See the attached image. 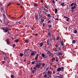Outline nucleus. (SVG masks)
<instances>
[{
	"label": "nucleus",
	"instance_id": "obj_1",
	"mask_svg": "<svg viewBox=\"0 0 78 78\" xmlns=\"http://www.w3.org/2000/svg\"><path fill=\"white\" fill-rule=\"evenodd\" d=\"M64 68L63 67H62L61 68H58L57 69V71L58 72H60L61 71L62 72V71H64Z\"/></svg>",
	"mask_w": 78,
	"mask_h": 78
},
{
	"label": "nucleus",
	"instance_id": "obj_2",
	"mask_svg": "<svg viewBox=\"0 0 78 78\" xmlns=\"http://www.w3.org/2000/svg\"><path fill=\"white\" fill-rule=\"evenodd\" d=\"M2 30H3L4 31L5 33H7L8 31V30H7V29L6 27L3 28L2 29H1Z\"/></svg>",
	"mask_w": 78,
	"mask_h": 78
},
{
	"label": "nucleus",
	"instance_id": "obj_3",
	"mask_svg": "<svg viewBox=\"0 0 78 78\" xmlns=\"http://www.w3.org/2000/svg\"><path fill=\"white\" fill-rule=\"evenodd\" d=\"M35 67H36L37 68H38V69H39V68H40V67H41V66H40V64L37 63V65H35Z\"/></svg>",
	"mask_w": 78,
	"mask_h": 78
},
{
	"label": "nucleus",
	"instance_id": "obj_4",
	"mask_svg": "<svg viewBox=\"0 0 78 78\" xmlns=\"http://www.w3.org/2000/svg\"><path fill=\"white\" fill-rule=\"evenodd\" d=\"M6 41L7 43V44H8V45H9L10 44V42H9V39H7L6 40Z\"/></svg>",
	"mask_w": 78,
	"mask_h": 78
},
{
	"label": "nucleus",
	"instance_id": "obj_5",
	"mask_svg": "<svg viewBox=\"0 0 78 78\" xmlns=\"http://www.w3.org/2000/svg\"><path fill=\"white\" fill-rule=\"evenodd\" d=\"M47 54L49 56H51V52L50 51H48L47 52Z\"/></svg>",
	"mask_w": 78,
	"mask_h": 78
},
{
	"label": "nucleus",
	"instance_id": "obj_6",
	"mask_svg": "<svg viewBox=\"0 0 78 78\" xmlns=\"http://www.w3.org/2000/svg\"><path fill=\"white\" fill-rule=\"evenodd\" d=\"M48 74H50V75H52V72H51V71H48Z\"/></svg>",
	"mask_w": 78,
	"mask_h": 78
},
{
	"label": "nucleus",
	"instance_id": "obj_7",
	"mask_svg": "<svg viewBox=\"0 0 78 78\" xmlns=\"http://www.w3.org/2000/svg\"><path fill=\"white\" fill-rule=\"evenodd\" d=\"M41 55L44 58H47V56H45V54H42Z\"/></svg>",
	"mask_w": 78,
	"mask_h": 78
},
{
	"label": "nucleus",
	"instance_id": "obj_8",
	"mask_svg": "<svg viewBox=\"0 0 78 78\" xmlns=\"http://www.w3.org/2000/svg\"><path fill=\"white\" fill-rule=\"evenodd\" d=\"M3 12L4 14H3V17H4L5 19V18L6 16H5V10H3Z\"/></svg>",
	"mask_w": 78,
	"mask_h": 78
},
{
	"label": "nucleus",
	"instance_id": "obj_9",
	"mask_svg": "<svg viewBox=\"0 0 78 78\" xmlns=\"http://www.w3.org/2000/svg\"><path fill=\"white\" fill-rule=\"evenodd\" d=\"M39 55V54H37V56L35 58V60L36 61H37V58H38V55Z\"/></svg>",
	"mask_w": 78,
	"mask_h": 78
},
{
	"label": "nucleus",
	"instance_id": "obj_10",
	"mask_svg": "<svg viewBox=\"0 0 78 78\" xmlns=\"http://www.w3.org/2000/svg\"><path fill=\"white\" fill-rule=\"evenodd\" d=\"M73 5H74L75 6H76V4H74V3H72L70 5L71 6H73Z\"/></svg>",
	"mask_w": 78,
	"mask_h": 78
},
{
	"label": "nucleus",
	"instance_id": "obj_11",
	"mask_svg": "<svg viewBox=\"0 0 78 78\" xmlns=\"http://www.w3.org/2000/svg\"><path fill=\"white\" fill-rule=\"evenodd\" d=\"M23 55V54L22 53H20V56H21V57H22Z\"/></svg>",
	"mask_w": 78,
	"mask_h": 78
},
{
	"label": "nucleus",
	"instance_id": "obj_12",
	"mask_svg": "<svg viewBox=\"0 0 78 78\" xmlns=\"http://www.w3.org/2000/svg\"><path fill=\"white\" fill-rule=\"evenodd\" d=\"M48 7H49V5H45V8L47 9H48Z\"/></svg>",
	"mask_w": 78,
	"mask_h": 78
},
{
	"label": "nucleus",
	"instance_id": "obj_13",
	"mask_svg": "<svg viewBox=\"0 0 78 78\" xmlns=\"http://www.w3.org/2000/svg\"><path fill=\"white\" fill-rule=\"evenodd\" d=\"M74 8H76V6L74 5V6H73L72 7L71 9H74Z\"/></svg>",
	"mask_w": 78,
	"mask_h": 78
},
{
	"label": "nucleus",
	"instance_id": "obj_14",
	"mask_svg": "<svg viewBox=\"0 0 78 78\" xmlns=\"http://www.w3.org/2000/svg\"><path fill=\"white\" fill-rule=\"evenodd\" d=\"M57 49V51H58V50H61V47H58V48H56Z\"/></svg>",
	"mask_w": 78,
	"mask_h": 78
},
{
	"label": "nucleus",
	"instance_id": "obj_15",
	"mask_svg": "<svg viewBox=\"0 0 78 78\" xmlns=\"http://www.w3.org/2000/svg\"><path fill=\"white\" fill-rule=\"evenodd\" d=\"M51 60L53 62V61H55V58L53 57L51 59Z\"/></svg>",
	"mask_w": 78,
	"mask_h": 78
},
{
	"label": "nucleus",
	"instance_id": "obj_16",
	"mask_svg": "<svg viewBox=\"0 0 78 78\" xmlns=\"http://www.w3.org/2000/svg\"><path fill=\"white\" fill-rule=\"evenodd\" d=\"M43 43L41 42L40 44V46L41 47H42V45H43Z\"/></svg>",
	"mask_w": 78,
	"mask_h": 78
},
{
	"label": "nucleus",
	"instance_id": "obj_17",
	"mask_svg": "<svg viewBox=\"0 0 78 78\" xmlns=\"http://www.w3.org/2000/svg\"><path fill=\"white\" fill-rule=\"evenodd\" d=\"M55 46L56 48H58V47H59V45L56 44L55 45Z\"/></svg>",
	"mask_w": 78,
	"mask_h": 78
},
{
	"label": "nucleus",
	"instance_id": "obj_18",
	"mask_svg": "<svg viewBox=\"0 0 78 78\" xmlns=\"http://www.w3.org/2000/svg\"><path fill=\"white\" fill-rule=\"evenodd\" d=\"M58 54L59 55H62V53L59 52L58 53Z\"/></svg>",
	"mask_w": 78,
	"mask_h": 78
},
{
	"label": "nucleus",
	"instance_id": "obj_19",
	"mask_svg": "<svg viewBox=\"0 0 78 78\" xmlns=\"http://www.w3.org/2000/svg\"><path fill=\"white\" fill-rule=\"evenodd\" d=\"M34 54V52L33 51V52H32L31 53V55H36V54Z\"/></svg>",
	"mask_w": 78,
	"mask_h": 78
},
{
	"label": "nucleus",
	"instance_id": "obj_20",
	"mask_svg": "<svg viewBox=\"0 0 78 78\" xmlns=\"http://www.w3.org/2000/svg\"><path fill=\"white\" fill-rule=\"evenodd\" d=\"M76 42V41L75 40H73L72 41V43L73 44H75Z\"/></svg>",
	"mask_w": 78,
	"mask_h": 78
},
{
	"label": "nucleus",
	"instance_id": "obj_21",
	"mask_svg": "<svg viewBox=\"0 0 78 78\" xmlns=\"http://www.w3.org/2000/svg\"><path fill=\"white\" fill-rule=\"evenodd\" d=\"M4 23L5 24V25H8V23H9V21H7V23H6L4 22Z\"/></svg>",
	"mask_w": 78,
	"mask_h": 78
},
{
	"label": "nucleus",
	"instance_id": "obj_22",
	"mask_svg": "<svg viewBox=\"0 0 78 78\" xmlns=\"http://www.w3.org/2000/svg\"><path fill=\"white\" fill-rule=\"evenodd\" d=\"M41 19V22H42V23H43L44 21V19Z\"/></svg>",
	"mask_w": 78,
	"mask_h": 78
},
{
	"label": "nucleus",
	"instance_id": "obj_23",
	"mask_svg": "<svg viewBox=\"0 0 78 78\" xmlns=\"http://www.w3.org/2000/svg\"><path fill=\"white\" fill-rule=\"evenodd\" d=\"M12 2L9 3L7 5V6H9V5H11L12 4Z\"/></svg>",
	"mask_w": 78,
	"mask_h": 78
},
{
	"label": "nucleus",
	"instance_id": "obj_24",
	"mask_svg": "<svg viewBox=\"0 0 78 78\" xmlns=\"http://www.w3.org/2000/svg\"><path fill=\"white\" fill-rule=\"evenodd\" d=\"M36 69H35V70H33L32 71V73H33V74H34V72H36Z\"/></svg>",
	"mask_w": 78,
	"mask_h": 78
},
{
	"label": "nucleus",
	"instance_id": "obj_25",
	"mask_svg": "<svg viewBox=\"0 0 78 78\" xmlns=\"http://www.w3.org/2000/svg\"><path fill=\"white\" fill-rule=\"evenodd\" d=\"M61 44L62 46H64V43L62 41L61 42Z\"/></svg>",
	"mask_w": 78,
	"mask_h": 78
},
{
	"label": "nucleus",
	"instance_id": "obj_26",
	"mask_svg": "<svg viewBox=\"0 0 78 78\" xmlns=\"http://www.w3.org/2000/svg\"><path fill=\"white\" fill-rule=\"evenodd\" d=\"M47 16L49 17H51V15H50V14H48Z\"/></svg>",
	"mask_w": 78,
	"mask_h": 78
},
{
	"label": "nucleus",
	"instance_id": "obj_27",
	"mask_svg": "<svg viewBox=\"0 0 78 78\" xmlns=\"http://www.w3.org/2000/svg\"><path fill=\"white\" fill-rule=\"evenodd\" d=\"M20 3H21L22 5H23V4H24L23 2H22V1H20Z\"/></svg>",
	"mask_w": 78,
	"mask_h": 78
},
{
	"label": "nucleus",
	"instance_id": "obj_28",
	"mask_svg": "<svg viewBox=\"0 0 78 78\" xmlns=\"http://www.w3.org/2000/svg\"><path fill=\"white\" fill-rule=\"evenodd\" d=\"M19 41V39L16 40H15V42H18Z\"/></svg>",
	"mask_w": 78,
	"mask_h": 78
},
{
	"label": "nucleus",
	"instance_id": "obj_29",
	"mask_svg": "<svg viewBox=\"0 0 78 78\" xmlns=\"http://www.w3.org/2000/svg\"><path fill=\"white\" fill-rule=\"evenodd\" d=\"M1 10H4V7H2L1 8Z\"/></svg>",
	"mask_w": 78,
	"mask_h": 78
},
{
	"label": "nucleus",
	"instance_id": "obj_30",
	"mask_svg": "<svg viewBox=\"0 0 78 78\" xmlns=\"http://www.w3.org/2000/svg\"><path fill=\"white\" fill-rule=\"evenodd\" d=\"M47 74H45L44 76V78H47Z\"/></svg>",
	"mask_w": 78,
	"mask_h": 78
},
{
	"label": "nucleus",
	"instance_id": "obj_31",
	"mask_svg": "<svg viewBox=\"0 0 78 78\" xmlns=\"http://www.w3.org/2000/svg\"><path fill=\"white\" fill-rule=\"evenodd\" d=\"M48 36H49V37H51V34L49 33H48Z\"/></svg>",
	"mask_w": 78,
	"mask_h": 78
},
{
	"label": "nucleus",
	"instance_id": "obj_32",
	"mask_svg": "<svg viewBox=\"0 0 78 78\" xmlns=\"http://www.w3.org/2000/svg\"><path fill=\"white\" fill-rule=\"evenodd\" d=\"M12 47L13 48H14V47H16V44H14L12 45Z\"/></svg>",
	"mask_w": 78,
	"mask_h": 78
},
{
	"label": "nucleus",
	"instance_id": "obj_33",
	"mask_svg": "<svg viewBox=\"0 0 78 78\" xmlns=\"http://www.w3.org/2000/svg\"><path fill=\"white\" fill-rule=\"evenodd\" d=\"M61 5L62 6H64V2L62 3Z\"/></svg>",
	"mask_w": 78,
	"mask_h": 78
},
{
	"label": "nucleus",
	"instance_id": "obj_34",
	"mask_svg": "<svg viewBox=\"0 0 78 78\" xmlns=\"http://www.w3.org/2000/svg\"><path fill=\"white\" fill-rule=\"evenodd\" d=\"M25 43H28V40H26L25 41Z\"/></svg>",
	"mask_w": 78,
	"mask_h": 78
},
{
	"label": "nucleus",
	"instance_id": "obj_35",
	"mask_svg": "<svg viewBox=\"0 0 78 78\" xmlns=\"http://www.w3.org/2000/svg\"><path fill=\"white\" fill-rule=\"evenodd\" d=\"M52 3L54 4H55V0H52Z\"/></svg>",
	"mask_w": 78,
	"mask_h": 78
},
{
	"label": "nucleus",
	"instance_id": "obj_36",
	"mask_svg": "<svg viewBox=\"0 0 78 78\" xmlns=\"http://www.w3.org/2000/svg\"><path fill=\"white\" fill-rule=\"evenodd\" d=\"M41 8L42 9H44V7L43 6H41Z\"/></svg>",
	"mask_w": 78,
	"mask_h": 78
},
{
	"label": "nucleus",
	"instance_id": "obj_37",
	"mask_svg": "<svg viewBox=\"0 0 78 78\" xmlns=\"http://www.w3.org/2000/svg\"><path fill=\"white\" fill-rule=\"evenodd\" d=\"M11 78H14V76H13V75H12L11 76Z\"/></svg>",
	"mask_w": 78,
	"mask_h": 78
},
{
	"label": "nucleus",
	"instance_id": "obj_38",
	"mask_svg": "<svg viewBox=\"0 0 78 78\" xmlns=\"http://www.w3.org/2000/svg\"><path fill=\"white\" fill-rule=\"evenodd\" d=\"M37 6V4H34V6Z\"/></svg>",
	"mask_w": 78,
	"mask_h": 78
},
{
	"label": "nucleus",
	"instance_id": "obj_39",
	"mask_svg": "<svg viewBox=\"0 0 78 78\" xmlns=\"http://www.w3.org/2000/svg\"><path fill=\"white\" fill-rule=\"evenodd\" d=\"M58 75L59 76H63V75H62L61 74H59Z\"/></svg>",
	"mask_w": 78,
	"mask_h": 78
},
{
	"label": "nucleus",
	"instance_id": "obj_40",
	"mask_svg": "<svg viewBox=\"0 0 78 78\" xmlns=\"http://www.w3.org/2000/svg\"><path fill=\"white\" fill-rule=\"evenodd\" d=\"M32 64H35V62H32Z\"/></svg>",
	"mask_w": 78,
	"mask_h": 78
},
{
	"label": "nucleus",
	"instance_id": "obj_41",
	"mask_svg": "<svg viewBox=\"0 0 78 78\" xmlns=\"http://www.w3.org/2000/svg\"><path fill=\"white\" fill-rule=\"evenodd\" d=\"M69 18H68L66 20L67 22H69Z\"/></svg>",
	"mask_w": 78,
	"mask_h": 78
},
{
	"label": "nucleus",
	"instance_id": "obj_42",
	"mask_svg": "<svg viewBox=\"0 0 78 78\" xmlns=\"http://www.w3.org/2000/svg\"><path fill=\"white\" fill-rule=\"evenodd\" d=\"M3 6V4H2L0 3V6Z\"/></svg>",
	"mask_w": 78,
	"mask_h": 78
},
{
	"label": "nucleus",
	"instance_id": "obj_43",
	"mask_svg": "<svg viewBox=\"0 0 78 78\" xmlns=\"http://www.w3.org/2000/svg\"><path fill=\"white\" fill-rule=\"evenodd\" d=\"M49 69V68H46V71H47V70H48V69Z\"/></svg>",
	"mask_w": 78,
	"mask_h": 78
},
{
	"label": "nucleus",
	"instance_id": "obj_44",
	"mask_svg": "<svg viewBox=\"0 0 78 78\" xmlns=\"http://www.w3.org/2000/svg\"><path fill=\"white\" fill-rule=\"evenodd\" d=\"M55 71H53V74H55Z\"/></svg>",
	"mask_w": 78,
	"mask_h": 78
},
{
	"label": "nucleus",
	"instance_id": "obj_45",
	"mask_svg": "<svg viewBox=\"0 0 78 78\" xmlns=\"http://www.w3.org/2000/svg\"><path fill=\"white\" fill-rule=\"evenodd\" d=\"M57 12H58V10H55V14H56V13H57Z\"/></svg>",
	"mask_w": 78,
	"mask_h": 78
},
{
	"label": "nucleus",
	"instance_id": "obj_46",
	"mask_svg": "<svg viewBox=\"0 0 78 78\" xmlns=\"http://www.w3.org/2000/svg\"><path fill=\"white\" fill-rule=\"evenodd\" d=\"M77 33V31L76 30H74V33Z\"/></svg>",
	"mask_w": 78,
	"mask_h": 78
},
{
	"label": "nucleus",
	"instance_id": "obj_47",
	"mask_svg": "<svg viewBox=\"0 0 78 78\" xmlns=\"http://www.w3.org/2000/svg\"><path fill=\"white\" fill-rule=\"evenodd\" d=\"M42 66H45V63H43V64H42Z\"/></svg>",
	"mask_w": 78,
	"mask_h": 78
},
{
	"label": "nucleus",
	"instance_id": "obj_48",
	"mask_svg": "<svg viewBox=\"0 0 78 78\" xmlns=\"http://www.w3.org/2000/svg\"><path fill=\"white\" fill-rule=\"evenodd\" d=\"M49 27L51 28V25H48Z\"/></svg>",
	"mask_w": 78,
	"mask_h": 78
},
{
	"label": "nucleus",
	"instance_id": "obj_49",
	"mask_svg": "<svg viewBox=\"0 0 78 78\" xmlns=\"http://www.w3.org/2000/svg\"><path fill=\"white\" fill-rule=\"evenodd\" d=\"M50 22H51V21H48V23H50Z\"/></svg>",
	"mask_w": 78,
	"mask_h": 78
},
{
	"label": "nucleus",
	"instance_id": "obj_50",
	"mask_svg": "<svg viewBox=\"0 0 78 78\" xmlns=\"http://www.w3.org/2000/svg\"><path fill=\"white\" fill-rule=\"evenodd\" d=\"M36 68H37L36 67H35L33 68V69H34L35 70V69H36Z\"/></svg>",
	"mask_w": 78,
	"mask_h": 78
},
{
	"label": "nucleus",
	"instance_id": "obj_51",
	"mask_svg": "<svg viewBox=\"0 0 78 78\" xmlns=\"http://www.w3.org/2000/svg\"><path fill=\"white\" fill-rule=\"evenodd\" d=\"M43 27H44V26H45V24H44V23L43 24Z\"/></svg>",
	"mask_w": 78,
	"mask_h": 78
},
{
	"label": "nucleus",
	"instance_id": "obj_52",
	"mask_svg": "<svg viewBox=\"0 0 78 78\" xmlns=\"http://www.w3.org/2000/svg\"><path fill=\"white\" fill-rule=\"evenodd\" d=\"M55 51H58V50L57 49V48H55Z\"/></svg>",
	"mask_w": 78,
	"mask_h": 78
},
{
	"label": "nucleus",
	"instance_id": "obj_53",
	"mask_svg": "<svg viewBox=\"0 0 78 78\" xmlns=\"http://www.w3.org/2000/svg\"><path fill=\"white\" fill-rule=\"evenodd\" d=\"M53 65V63H51L50 65H51V66H52V65Z\"/></svg>",
	"mask_w": 78,
	"mask_h": 78
},
{
	"label": "nucleus",
	"instance_id": "obj_54",
	"mask_svg": "<svg viewBox=\"0 0 78 78\" xmlns=\"http://www.w3.org/2000/svg\"><path fill=\"white\" fill-rule=\"evenodd\" d=\"M44 0H41V3H43V2H44Z\"/></svg>",
	"mask_w": 78,
	"mask_h": 78
},
{
	"label": "nucleus",
	"instance_id": "obj_55",
	"mask_svg": "<svg viewBox=\"0 0 78 78\" xmlns=\"http://www.w3.org/2000/svg\"><path fill=\"white\" fill-rule=\"evenodd\" d=\"M39 68L40 69H42V66L40 67Z\"/></svg>",
	"mask_w": 78,
	"mask_h": 78
},
{
	"label": "nucleus",
	"instance_id": "obj_56",
	"mask_svg": "<svg viewBox=\"0 0 78 78\" xmlns=\"http://www.w3.org/2000/svg\"><path fill=\"white\" fill-rule=\"evenodd\" d=\"M64 18H67V19H68V17H66V16H64Z\"/></svg>",
	"mask_w": 78,
	"mask_h": 78
},
{
	"label": "nucleus",
	"instance_id": "obj_57",
	"mask_svg": "<svg viewBox=\"0 0 78 78\" xmlns=\"http://www.w3.org/2000/svg\"><path fill=\"white\" fill-rule=\"evenodd\" d=\"M47 43H50V41H49L47 40Z\"/></svg>",
	"mask_w": 78,
	"mask_h": 78
},
{
	"label": "nucleus",
	"instance_id": "obj_58",
	"mask_svg": "<svg viewBox=\"0 0 78 78\" xmlns=\"http://www.w3.org/2000/svg\"><path fill=\"white\" fill-rule=\"evenodd\" d=\"M56 40H59V37H57Z\"/></svg>",
	"mask_w": 78,
	"mask_h": 78
},
{
	"label": "nucleus",
	"instance_id": "obj_59",
	"mask_svg": "<svg viewBox=\"0 0 78 78\" xmlns=\"http://www.w3.org/2000/svg\"><path fill=\"white\" fill-rule=\"evenodd\" d=\"M31 70H32H32H33V67H31Z\"/></svg>",
	"mask_w": 78,
	"mask_h": 78
},
{
	"label": "nucleus",
	"instance_id": "obj_60",
	"mask_svg": "<svg viewBox=\"0 0 78 78\" xmlns=\"http://www.w3.org/2000/svg\"><path fill=\"white\" fill-rule=\"evenodd\" d=\"M55 19L56 20H58V18Z\"/></svg>",
	"mask_w": 78,
	"mask_h": 78
},
{
	"label": "nucleus",
	"instance_id": "obj_61",
	"mask_svg": "<svg viewBox=\"0 0 78 78\" xmlns=\"http://www.w3.org/2000/svg\"><path fill=\"white\" fill-rule=\"evenodd\" d=\"M4 59H6V57H4Z\"/></svg>",
	"mask_w": 78,
	"mask_h": 78
},
{
	"label": "nucleus",
	"instance_id": "obj_62",
	"mask_svg": "<svg viewBox=\"0 0 78 78\" xmlns=\"http://www.w3.org/2000/svg\"><path fill=\"white\" fill-rule=\"evenodd\" d=\"M35 35L36 36H37V34H35Z\"/></svg>",
	"mask_w": 78,
	"mask_h": 78
},
{
	"label": "nucleus",
	"instance_id": "obj_63",
	"mask_svg": "<svg viewBox=\"0 0 78 78\" xmlns=\"http://www.w3.org/2000/svg\"><path fill=\"white\" fill-rule=\"evenodd\" d=\"M58 61V59H57L56 60V61L57 62V61Z\"/></svg>",
	"mask_w": 78,
	"mask_h": 78
},
{
	"label": "nucleus",
	"instance_id": "obj_64",
	"mask_svg": "<svg viewBox=\"0 0 78 78\" xmlns=\"http://www.w3.org/2000/svg\"><path fill=\"white\" fill-rule=\"evenodd\" d=\"M74 10H72V12H74Z\"/></svg>",
	"mask_w": 78,
	"mask_h": 78
}]
</instances>
